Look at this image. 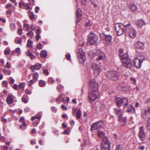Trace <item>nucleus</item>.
Returning a JSON list of instances; mask_svg holds the SVG:
<instances>
[{
    "mask_svg": "<svg viewBox=\"0 0 150 150\" xmlns=\"http://www.w3.org/2000/svg\"><path fill=\"white\" fill-rule=\"evenodd\" d=\"M106 76L108 78L115 81L118 79L119 74L116 71H107L106 73Z\"/></svg>",
    "mask_w": 150,
    "mask_h": 150,
    "instance_id": "1",
    "label": "nucleus"
},
{
    "mask_svg": "<svg viewBox=\"0 0 150 150\" xmlns=\"http://www.w3.org/2000/svg\"><path fill=\"white\" fill-rule=\"evenodd\" d=\"M98 36L94 33H90L88 35V41L92 45H96L98 42Z\"/></svg>",
    "mask_w": 150,
    "mask_h": 150,
    "instance_id": "2",
    "label": "nucleus"
},
{
    "mask_svg": "<svg viewBox=\"0 0 150 150\" xmlns=\"http://www.w3.org/2000/svg\"><path fill=\"white\" fill-rule=\"evenodd\" d=\"M145 59V57L142 55L137 58H135L133 60L134 66L137 68H140L142 62Z\"/></svg>",
    "mask_w": 150,
    "mask_h": 150,
    "instance_id": "3",
    "label": "nucleus"
},
{
    "mask_svg": "<svg viewBox=\"0 0 150 150\" xmlns=\"http://www.w3.org/2000/svg\"><path fill=\"white\" fill-rule=\"evenodd\" d=\"M116 105L118 107L121 105L124 107H126L128 105V100L126 98H116Z\"/></svg>",
    "mask_w": 150,
    "mask_h": 150,
    "instance_id": "4",
    "label": "nucleus"
},
{
    "mask_svg": "<svg viewBox=\"0 0 150 150\" xmlns=\"http://www.w3.org/2000/svg\"><path fill=\"white\" fill-rule=\"evenodd\" d=\"M99 95V92L98 90H93L91 91L89 94V100L90 101H94L97 98Z\"/></svg>",
    "mask_w": 150,
    "mask_h": 150,
    "instance_id": "5",
    "label": "nucleus"
},
{
    "mask_svg": "<svg viewBox=\"0 0 150 150\" xmlns=\"http://www.w3.org/2000/svg\"><path fill=\"white\" fill-rule=\"evenodd\" d=\"M115 28L118 36L122 35L125 31V29L123 28V25L122 24L116 23L115 25Z\"/></svg>",
    "mask_w": 150,
    "mask_h": 150,
    "instance_id": "6",
    "label": "nucleus"
},
{
    "mask_svg": "<svg viewBox=\"0 0 150 150\" xmlns=\"http://www.w3.org/2000/svg\"><path fill=\"white\" fill-rule=\"evenodd\" d=\"M103 126V122L102 121H100L93 123L91 126V130L98 129L101 128Z\"/></svg>",
    "mask_w": 150,
    "mask_h": 150,
    "instance_id": "7",
    "label": "nucleus"
},
{
    "mask_svg": "<svg viewBox=\"0 0 150 150\" xmlns=\"http://www.w3.org/2000/svg\"><path fill=\"white\" fill-rule=\"evenodd\" d=\"M77 55L78 59L79 60H82L83 61L86 59L85 53L83 51V49L81 48L79 49L77 52Z\"/></svg>",
    "mask_w": 150,
    "mask_h": 150,
    "instance_id": "8",
    "label": "nucleus"
},
{
    "mask_svg": "<svg viewBox=\"0 0 150 150\" xmlns=\"http://www.w3.org/2000/svg\"><path fill=\"white\" fill-rule=\"evenodd\" d=\"M127 30L126 32L130 38H134L136 36L137 31L134 28H132L131 29H127Z\"/></svg>",
    "mask_w": 150,
    "mask_h": 150,
    "instance_id": "9",
    "label": "nucleus"
},
{
    "mask_svg": "<svg viewBox=\"0 0 150 150\" xmlns=\"http://www.w3.org/2000/svg\"><path fill=\"white\" fill-rule=\"evenodd\" d=\"M122 62V65L126 68L130 69L132 66V62L130 59H124ZM121 66V67H122Z\"/></svg>",
    "mask_w": 150,
    "mask_h": 150,
    "instance_id": "10",
    "label": "nucleus"
},
{
    "mask_svg": "<svg viewBox=\"0 0 150 150\" xmlns=\"http://www.w3.org/2000/svg\"><path fill=\"white\" fill-rule=\"evenodd\" d=\"M90 88L92 90H98V85L96 82L95 79H91L90 81Z\"/></svg>",
    "mask_w": 150,
    "mask_h": 150,
    "instance_id": "11",
    "label": "nucleus"
},
{
    "mask_svg": "<svg viewBox=\"0 0 150 150\" xmlns=\"http://www.w3.org/2000/svg\"><path fill=\"white\" fill-rule=\"evenodd\" d=\"M139 136L140 139L142 141H143L145 140L146 135L144 132V128L143 127H141L140 128Z\"/></svg>",
    "mask_w": 150,
    "mask_h": 150,
    "instance_id": "12",
    "label": "nucleus"
},
{
    "mask_svg": "<svg viewBox=\"0 0 150 150\" xmlns=\"http://www.w3.org/2000/svg\"><path fill=\"white\" fill-rule=\"evenodd\" d=\"M92 68L94 71V73L97 74H99L101 71L100 67L96 63H93L92 64Z\"/></svg>",
    "mask_w": 150,
    "mask_h": 150,
    "instance_id": "13",
    "label": "nucleus"
},
{
    "mask_svg": "<svg viewBox=\"0 0 150 150\" xmlns=\"http://www.w3.org/2000/svg\"><path fill=\"white\" fill-rule=\"evenodd\" d=\"M142 116L144 119L150 118V107L146 108L144 113Z\"/></svg>",
    "mask_w": 150,
    "mask_h": 150,
    "instance_id": "14",
    "label": "nucleus"
},
{
    "mask_svg": "<svg viewBox=\"0 0 150 150\" xmlns=\"http://www.w3.org/2000/svg\"><path fill=\"white\" fill-rule=\"evenodd\" d=\"M114 110L115 114L118 117V120H121V117L122 116L123 114L121 109L119 108H115Z\"/></svg>",
    "mask_w": 150,
    "mask_h": 150,
    "instance_id": "15",
    "label": "nucleus"
},
{
    "mask_svg": "<svg viewBox=\"0 0 150 150\" xmlns=\"http://www.w3.org/2000/svg\"><path fill=\"white\" fill-rule=\"evenodd\" d=\"M122 50L120 49V52L119 54V55L120 56V59L122 60V62L125 59H130V58L128 56V55L127 53H125V54H122Z\"/></svg>",
    "mask_w": 150,
    "mask_h": 150,
    "instance_id": "16",
    "label": "nucleus"
},
{
    "mask_svg": "<svg viewBox=\"0 0 150 150\" xmlns=\"http://www.w3.org/2000/svg\"><path fill=\"white\" fill-rule=\"evenodd\" d=\"M76 15L77 16L76 22V23H78L81 19V13L80 8H78L76 12Z\"/></svg>",
    "mask_w": 150,
    "mask_h": 150,
    "instance_id": "17",
    "label": "nucleus"
},
{
    "mask_svg": "<svg viewBox=\"0 0 150 150\" xmlns=\"http://www.w3.org/2000/svg\"><path fill=\"white\" fill-rule=\"evenodd\" d=\"M135 47L138 49H143L144 48V44L140 41H137L135 44Z\"/></svg>",
    "mask_w": 150,
    "mask_h": 150,
    "instance_id": "18",
    "label": "nucleus"
},
{
    "mask_svg": "<svg viewBox=\"0 0 150 150\" xmlns=\"http://www.w3.org/2000/svg\"><path fill=\"white\" fill-rule=\"evenodd\" d=\"M42 65L40 64H35L32 66L30 67V69L32 72H34L35 69L36 70H39L41 67Z\"/></svg>",
    "mask_w": 150,
    "mask_h": 150,
    "instance_id": "19",
    "label": "nucleus"
},
{
    "mask_svg": "<svg viewBox=\"0 0 150 150\" xmlns=\"http://www.w3.org/2000/svg\"><path fill=\"white\" fill-rule=\"evenodd\" d=\"M99 52L100 54H98V57L96 59L97 61L101 60L105 58V54L103 52L100 51H99Z\"/></svg>",
    "mask_w": 150,
    "mask_h": 150,
    "instance_id": "20",
    "label": "nucleus"
},
{
    "mask_svg": "<svg viewBox=\"0 0 150 150\" xmlns=\"http://www.w3.org/2000/svg\"><path fill=\"white\" fill-rule=\"evenodd\" d=\"M102 140L103 142L101 143V145H110V143L107 137L104 136Z\"/></svg>",
    "mask_w": 150,
    "mask_h": 150,
    "instance_id": "21",
    "label": "nucleus"
},
{
    "mask_svg": "<svg viewBox=\"0 0 150 150\" xmlns=\"http://www.w3.org/2000/svg\"><path fill=\"white\" fill-rule=\"evenodd\" d=\"M136 24L139 27L145 25L144 21L143 19L138 20L136 22Z\"/></svg>",
    "mask_w": 150,
    "mask_h": 150,
    "instance_id": "22",
    "label": "nucleus"
},
{
    "mask_svg": "<svg viewBox=\"0 0 150 150\" xmlns=\"http://www.w3.org/2000/svg\"><path fill=\"white\" fill-rule=\"evenodd\" d=\"M14 97L13 95H8L6 99V102L8 104H11L13 103V98Z\"/></svg>",
    "mask_w": 150,
    "mask_h": 150,
    "instance_id": "23",
    "label": "nucleus"
},
{
    "mask_svg": "<svg viewBox=\"0 0 150 150\" xmlns=\"http://www.w3.org/2000/svg\"><path fill=\"white\" fill-rule=\"evenodd\" d=\"M123 25V28L125 29V31L126 32L127 31V29H131L132 28L131 27V24L129 23H128L127 24L126 22H125Z\"/></svg>",
    "mask_w": 150,
    "mask_h": 150,
    "instance_id": "24",
    "label": "nucleus"
},
{
    "mask_svg": "<svg viewBox=\"0 0 150 150\" xmlns=\"http://www.w3.org/2000/svg\"><path fill=\"white\" fill-rule=\"evenodd\" d=\"M110 145H101V150H110Z\"/></svg>",
    "mask_w": 150,
    "mask_h": 150,
    "instance_id": "25",
    "label": "nucleus"
},
{
    "mask_svg": "<svg viewBox=\"0 0 150 150\" xmlns=\"http://www.w3.org/2000/svg\"><path fill=\"white\" fill-rule=\"evenodd\" d=\"M40 55L42 58H45L47 55V51L44 50H42L40 53Z\"/></svg>",
    "mask_w": 150,
    "mask_h": 150,
    "instance_id": "26",
    "label": "nucleus"
},
{
    "mask_svg": "<svg viewBox=\"0 0 150 150\" xmlns=\"http://www.w3.org/2000/svg\"><path fill=\"white\" fill-rule=\"evenodd\" d=\"M26 55L28 56H29L30 59H33L35 57V55L32 54L29 50H28L26 52Z\"/></svg>",
    "mask_w": 150,
    "mask_h": 150,
    "instance_id": "27",
    "label": "nucleus"
},
{
    "mask_svg": "<svg viewBox=\"0 0 150 150\" xmlns=\"http://www.w3.org/2000/svg\"><path fill=\"white\" fill-rule=\"evenodd\" d=\"M121 120L119 121L118 120L119 122L121 123H123V124H122V126H124L125 124L126 120H127V117H123L122 116L121 117Z\"/></svg>",
    "mask_w": 150,
    "mask_h": 150,
    "instance_id": "28",
    "label": "nucleus"
},
{
    "mask_svg": "<svg viewBox=\"0 0 150 150\" xmlns=\"http://www.w3.org/2000/svg\"><path fill=\"white\" fill-rule=\"evenodd\" d=\"M46 82L42 80H40L39 81V86L41 87H44L46 84Z\"/></svg>",
    "mask_w": 150,
    "mask_h": 150,
    "instance_id": "29",
    "label": "nucleus"
},
{
    "mask_svg": "<svg viewBox=\"0 0 150 150\" xmlns=\"http://www.w3.org/2000/svg\"><path fill=\"white\" fill-rule=\"evenodd\" d=\"M112 39V37L110 35H105V40L106 42H110L111 41Z\"/></svg>",
    "mask_w": 150,
    "mask_h": 150,
    "instance_id": "30",
    "label": "nucleus"
},
{
    "mask_svg": "<svg viewBox=\"0 0 150 150\" xmlns=\"http://www.w3.org/2000/svg\"><path fill=\"white\" fill-rule=\"evenodd\" d=\"M33 78L35 82H36L38 80V79L39 76V74L37 72L34 73L33 75Z\"/></svg>",
    "mask_w": 150,
    "mask_h": 150,
    "instance_id": "31",
    "label": "nucleus"
},
{
    "mask_svg": "<svg viewBox=\"0 0 150 150\" xmlns=\"http://www.w3.org/2000/svg\"><path fill=\"white\" fill-rule=\"evenodd\" d=\"M147 120V122L146 125V128L147 130L150 131V118L145 119Z\"/></svg>",
    "mask_w": 150,
    "mask_h": 150,
    "instance_id": "32",
    "label": "nucleus"
},
{
    "mask_svg": "<svg viewBox=\"0 0 150 150\" xmlns=\"http://www.w3.org/2000/svg\"><path fill=\"white\" fill-rule=\"evenodd\" d=\"M129 8L132 11H134L137 10V6L134 4H132L130 5Z\"/></svg>",
    "mask_w": 150,
    "mask_h": 150,
    "instance_id": "33",
    "label": "nucleus"
},
{
    "mask_svg": "<svg viewBox=\"0 0 150 150\" xmlns=\"http://www.w3.org/2000/svg\"><path fill=\"white\" fill-rule=\"evenodd\" d=\"M25 85V84L24 83H21L19 84V88L21 89L22 91H23Z\"/></svg>",
    "mask_w": 150,
    "mask_h": 150,
    "instance_id": "34",
    "label": "nucleus"
},
{
    "mask_svg": "<svg viewBox=\"0 0 150 150\" xmlns=\"http://www.w3.org/2000/svg\"><path fill=\"white\" fill-rule=\"evenodd\" d=\"M98 136L100 138H103L104 137V133L102 132L98 131L97 132Z\"/></svg>",
    "mask_w": 150,
    "mask_h": 150,
    "instance_id": "35",
    "label": "nucleus"
},
{
    "mask_svg": "<svg viewBox=\"0 0 150 150\" xmlns=\"http://www.w3.org/2000/svg\"><path fill=\"white\" fill-rule=\"evenodd\" d=\"M81 112L80 109H79L76 113V117L78 119L80 118L81 115Z\"/></svg>",
    "mask_w": 150,
    "mask_h": 150,
    "instance_id": "36",
    "label": "nucleus"
},
{
    "mask_svg": "<svg viewBox=\"0 0 150 150\" xmlns=\"http://www.w3.org/2000/svg\"><path fill=\"white\" fill-rule=\"evenodd\" d=\"M33 42L29 40H28L27 42V46L29 47H32V45L33 44Z\"/></svg>",
    "mask_w": 150,
    "mask_h": 150,
    "instance_id": "37",
    "label": "nucleus"
},
{
    "mask_svg": "<svg viewBox=\"0 0 150 150\" xmlns=\"http://www.w3.org/2000/svg\"><path fill=\"white\" fill-rule=\"evenodd\" d=\"M3 72L7 75H10L11 74V71L10 70L5 69L3 71Z\"/></svg>",
    "mask_w": 150,
    "mask_h": 150,
    "instance_id": "38",
    "label": "nucleus"
},
{
    "mask_svg": "<svg viewBox=\"0 0 150 150\" xmlns=\"http://www.w3.org/2000/svg\"><path fill=\"white\" fill-rule=\"evenodd\" d=\"M105 108V105L103 104H101L100 105L99 108L101 111L104 110Z\"/></svg>",
    "mask_w": 150,
    "mask_h": 150,
    "instance_id": "39",
    "label": "nucleus"
},
{
    "mask_svg": "<svg viewBox=\"0 0 150 150\" xmlns=\"http://www.w3.org/2000/svg\"><path fill=\"white\" fill-rule=\"evenodd\" d=\"M35 81L34 80H31L29 81L28 82V85L29 87H31V85L33 84L34 82H35Z\"/></svg>",
    "mask_w": 150,
    "mask_h": 150,
    "instance_id": "40",
    "label": "nucleus"
},
{
    "mask_svg": "<svg viewBox=\"0 0 150 150\" xmlns=\"http://www.w3.org/2000/svg\"><path fill=\"white\" fill-rule=\"evenodd\" d=\"M29 17L30 19L33 20V19L35 17V15L34 14V13L33 12H31L29 14Z\"/></svg>",
    "mask_w": 150,
    "mask_h": 150,
    "instance_id": "41",
    "label": "nucleus"
},
{
    "mask_svg": "<svg viewBox=\"0 0 150 150\" xmlns=\"http://www.w3.org/2000/svg\"><path fill=\"white\" fill-rule=\"evenodd\" d=\"M10 49L9 48H6L4 51V53L5 55H8L10 54Z\"/></svg>",
    "mask_w": 150,
    "mask_h": 150,
    "instance_id": "42",
    "label": "nucleus"
},
{
    "mask_svg": "<svg viewBox=\"0 0 150 150\" xmlns=\"http://www.w3.org/2000/svg\"><path fill=\"white\" fill-rule=\"evenodd\" d=\"M27 35H30V38H32V37L34 36L33 33L32 31H30L29 32L27 33Z\"/></svg>",
    "mask_w": 150,
    "mask_h": 150,
    "instance_id": "43",
    "label": "nucleus"
},
{
    "mask_svg": "<svg viewBox=\"0 0 150 150\" xmlns=\"http://www.w3.org/2000/svg\"><path fill=\"white\" fill-rule=\"evenodd\" d=\"M115 150H124L122 149V146L120 144H119L117 146Z\"/></svg>",
    "mask_w": 150,
    "mask_h": 150,
    "instance_id": "44",
    "label": "nucleus"
},
{
    "mask_svg": "<svg viewBox=\"0 0 150 150\" xmlns=\"http://www.w3.org/2000/svg\"><path fill=\"white\" fill-rule=\"evenodd\" d=\"M10 27L11 30H14L16 28L15 25L13 23H12L10 24Z\"/></svg>",
    "mask_w": 150,
    "mask_h": 150,
    "instance_id": "45",
    "label": "nucleus"
},
{
    "mask_svg": "<svg viewBox=\"0 0 150 150\" xmlns=\"http://www.w3.org/2000/svg\"><path fill=\"white\" fill-rule=\"evenodd\" d=\"M37 48L39 50H41L43 48V46L41 43H40L37 46Z\"/></svg>",
    "mask_w": 150,
    "mask_h": 150,
    "instance_id": "46",
    "label": "nucleus"
},
{
    "mask_svg": "<svg viewBox=\"0 0 150 150\" xmlns=\"http://www.w3.org/2000/svg\"><path fill=\"white\" fill-rule=\"evenodd\" d=\"M15 41L16 43L18 44H20L21 43L22 40L21 39H16L15 40Z\"/></svg>",
    "mask_w": 150,
    "mask_h": 150,
    "instance_id": "47",
    "label": "nucleus"
},
{
    "mask_svg": "<svg viewBox=\"0 0 150 150\" xmlns=\"http://www.w3.org/2000/svg\"><path fill=\"white\" fill-rule=\"evenodd\" d=\"M24 26L26 28V30L27 31H28L30 29L28 23H25L24 24Z\"/></svg>",
    "mask_w": 150,
    "mask_h": 150,
    "instance_id": "48",
    "label": "nucleus"
},
{
    "mask_svg": "<svg viewBox=\"0 0 150 150\" xmlns=\"http://www.w3.org/2000/svg\"><path fill=\"white\" fill-rule=\"evenodd\" d=\"M11 67V65L9 64V63L8 62H7L6 63V65L4 66L5 68H7L8 69L10 68Z\"/></svg>",
    "mask_w": 150,
    "mask_h": 150,
    "instance_id": "49",
    "label": "nucleus"
},
{
    "mask_svg": "<svg viewBox=\"0 0 150 150\" xmlns=\"http://www.w3.org/2000/svg\"><path fill=\"white\" fill-rule=\"evenodd\" d=\"M20 49L18 47L16 49L15 52L17 53L18 55L20 54Z\"/></svg>",
    "mask_w": 150,
    "mask_h": 150,
    "instance_id": "50",
    "label": "nucleus"
},
{
    "mask_svg": "<svg viewBox=\"0 0 150 150\" xmlns=\"http://www.w3.org/2000/svg\"><path fill=\"white\" fill-rule=\"evenodd\" d=\"M131 108L132 109H127V111L129 112H131L132 111V109H133L134 111V107L132 105H131Z\"/></svg>",
    "mask_w": 150,
    "mask_h": 150,
    "instance_id": "51",
    "label": "nucleus"
},
{
    "mask_svg": "<svg viewBox=\"0 0 150 150\" xmlns=\"http://www.w3.org/2000/svg\"><path fill=\"white\" fill-rule=\"evenodd\" d=\"M12 6V4L10 3H8L5 6V8L7 9L9 8Z\"/></svg>",
    "mask_w": 150,
    "mask_h": 150,
    "instance_id": "52",
    "label": "nucleus"
},
{
    "mask_svg": "<svg viewBox=\"0 0 150 150\" xmlns=\"http://www.w3.org/2000/svg\"><path fill=\"white\" fill-rule=\"evenodd\" d=\"M43 73L44 74H46V75H47L49 74V72L47 69H45L43 71Z\"/></svg>",
    "mask_w": 150,
    "mask_h": 150,
    "instance_id": "53",
    "label": "nucleus"
},
{
    "mask_svg": "<svg viewBox=\"0 0 150 150\" xmlns=\"http://www.w3.org/2000/svg\"><path fill=\"white\" fill-rule=\"evenodd\" d=\"M36 33L37 35H40V34L41 33V30L39 28L37 29L36 30Z\"/></svg>",
    "mask_w": 150,
    "mask_h": 150,
    "instance_id": "54",
    "label": "nucleus"
},
{
    "mask_svg": "<svg viewBox=\"0 0 150 150\" xmlns=\"http://www.w3.org/2000/svg\"><path fill=\"white\" fill-rule=\"evenodd\" d=\"M41 38V36L40 35H37L36 36L35 38L37 41H38L39 39Z\"/></svg>",
    "mask_w": 150,
    "mask_h": 150,
    "instance_id": "55",
    "label": "nucleus"
},
{
    "mask_svg": "<svg viewBox=\"0 0 150 150\" xmlns=\"http://www.w3.org/2000/svg\"><path fill=\"white\" fill-rule=\"evenodd\" d=\"M67 59V60H69L71 59V56L69 54H68L66 56Z\"/></svg>",
    "mask_w": 150,
    "mask_h": 150,
    "instance_id": "56",
    "label": "nucleus"
},
{
    "mask_svg": "<svg viewBox=\"0 0 150 150\" xmlns=\"http://www.w3.org/2000/svg\"><path fill=\"white\" fill-rule=\"evenodd\" d=\"M22 101L25 103H27L28 102L27 100H26L24 97L22 98Z\"/></svg>",
    "mask_w": 150,
    "mask_h": 150,
    "instance_id": "57",
    "label": "nucleus"
},
{
    "mask_svg": "<svg viewBox=\"0 0 150 150\" xmlns=\"http://www.w3.org/2000/svg\"><path fill=\"white\" fill-rule=\"evenodd\" d=\"M18 34L21 35L22 33V31L21 29H19L18 31Z\"/></svg>",
    "mask_w": 150,
    "mask_h": 150,
    "instance_id": "58",
    "label": "nucleus"
},
{
    "mask_svg": "<svg viewBox=\"0 0 150 150\" xmlns=\"http://www.w3.org/2000/svg\"><path fill=\"white\" fill-rule=\"evenodd\" d=\"M40 118H41L40 117H36V116H35L32 117L31 118V120L32 121H33L35 119L37 118V119H40Z\"/></svg>",
    "mask_w": 150,
    "mask_h": 150,
    "instance_id": "59",
    "label": "nucleus"
},
{
    "mask_svg": "<svg viewBox=\"0 0 150 150\" xmlns=\"http://www.w3.org/2000/svg\"><path fill=\"white\" fill-rule=\"evenodd\" d=\"M11 83H13L14 82V80L12 77H10L9 79Z\"/></svg>",
    "mask_w": 150,
    "mask_h": 150,
    "instance_id": "60",
    "label": "nucleus"
},
{
    "mask_svg": "<svg viewBox=\"0 0 150 150\" xmlns=\"http://www.w3.org/2000/svg\"><path fill=\"white\" fill-rule=\"evenodd\" d=\"M39 7L37 6L35 8V12L36 13H38L39 11Z\"/></svg>",
    "mask_w": 150,
    "mask_h": 150,
    "instance_id": "61",
    "label": "nucleus"
},
{
    "mask_svg": "<svg viewBox=\"0 0 150 150\" xmlns=\"http://www.w3.org/2000/svg\"><path fill=\"white\" fill-rule=\"evenodd\" d=\"M25 92L26 93L28 94L29 95H30L31 94V92L28 89H26L25 91Z\"/></svg>",
    "mask_w": 150,
    "mask_h": 150,
    "instance_id": "62",
    "label": "nucleus"
},
{
    "mask_svg": "<svg viewBox=\"0 0 150 150\" xmlns=\"http://www.w3.org/2000/svg\"><path fill=\"white\" fill-rule=\"evenodd\" d=\"M145 148V147L143 146H140L139 147V149L140 150H144Z\"/></svg>",
    "mask_w": 150,
    "mask_h": 150,
    "instance_id": "63",
    "label": "nucleus"
},
{
    "mask_svg": "<svg viewBox=\"0 0 150 150\" xmlns=\"http://www.w3.org/2000/svg\"><path fill=\"white\" fill-rule=\"evenodd\" d=\"M87 2L85 0H82L81 1V3L83 5H85L86 4Z\"/></svg>",
    "mask_w": 150,
    "mask_h": 150,
    "instance_id": "64",
    "label": "nucleus"
}]
</instances>
